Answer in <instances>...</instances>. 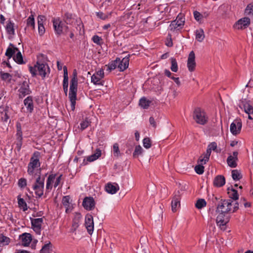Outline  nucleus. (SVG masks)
I'll return each instance as SVG.
<instances>
[{
    "mask_svg": "<svg viewBox=\"0 0 253 253\" xmlns=\"http://www.w3.org/2000/svg\"><path fill=\"white\" fill-rule=\"evenodd\" d=\"M239 209V204L231 199L221 200L216 209V212L230 213L235 212Z\"/></svg>",
    "mask_w": 253,
    "mask_h": 253,
    "instance_id": "obj_1",
    "label": "nucleus"
},
{
    "mask_svg": "<svg viewBox=\"0 0 253 253\" xmlns=\"http://www.w3.org/2000/svg\"><path fill=\"white\" fill-rule=\"evenodd\" d=\"M29 71L32 77H35L37 74L41 76L42 79L47 76L50 72L47 64L38 61L34 66L29 67Z\"/></svg>",
    "mask_w": 253,
    "mask_h": 253,
    "instance_id": "obj_2",
    "label": "nucleus"
},
{
    "mask_svg": "<svg viewBox=\"0 0 253 253\" xmlns=\"http://www.w3.org/2000/svg\"><path fill=\"white\" fill-rule=\"evenodd\" d=\"M40 153L38 151L35 152L30 158V162L28 165L27 172L30 175H36V171L39 170L41 173V162L40 161Z\"/></svg>",
    "mask_w": 253,
    "mask_h": 253,
    "instance_id": "obj_3",
    "label": "nucleus"
},
{
    "mask_svg": "<svg viewBox=\"0 0 253 253\" xmlns=\"http://www.w3.org/2000/svg\"><path fill=\"white\" fill-rule=\"evenodd\" d=\"M78 86L77 73L76 70L73 71V77L70 81L69 97L71 103L72 110L75 108L76 101L77 99V92Z\"/></svg>",
    "mask_w": 253,
    "mask_h": 253,
    "instance_id": "obj_4",
    "label": "nucleus"
},
{
    "mask_svg": "<svg viewBox=\"0 0 253 253\" xmlns=\"http://www.w3.org/2000/svg\"><path fill=\"white\" fill-rule=\"evenodd\" d=\"M55 174H50L48 176L45 186V194L49 193L52 188V184L54 183V187L56 188L60 183L62 179V174H60L56 178Z\"/></svg>",
    "mask_w": 253,
    "mask_h": 253,
    "instance_id": "obj_5",
    "label": "nucleus"
},
{
    "mask_svg": "<svg viewBox=\"0 0 253 253\" xmlns=\"http://www.w3.org/2000/svg\"><path fill=\"white\" fill-rule=\"evenodd\" d=\"M185 22V15L183 13H180L177 16L176 19L171 21L169 29L171 32L180 30L183 28Z\"/></svg>",
    "mask_w": 253,
    "mask_h": 253,
    "instance_id": "obj_6",
    "label": "nucleus"
},
{
    "mask_svg": "<svg viewBox=\"0 0 253 253\" xmlns=\"http://www.w3.org/2000/svg\"><path fill=\"white\" fill-rule=\"evenodd\" d=\"M193 117L197 124L201 125H204L208 122V118L206 113L200 108H197L195 109Z\"/></svg>",
    "mask_w": 253,
    "mask_h": 253,
    "instance_id": "obj_7",
    "label": "nucleus"
},
{
    "mask_svg": "<svg viewBox=\"0 0 253 253\" xmlns=\"http://www.w3.org/2000/svg\"><path fill=\"white\" fill-rule=\"evenodd\" d=\"M44 185V178H41L39 174L33 186V189L35 191V193L39 198L41 197L43 194Z\"/></svg>",
    "mask_w": 253,
    "mask_h": 253,
    "instance_id": "obj_8",
    "label": "nucleus"
},
{
    "mask_svg": "<svg viewBox=\"0 0 253 253\" xmlns=\"http://www.w3.org/2000/svg\"><path fill=\"white\" fill-rule=\"evenodd\" d=\"M53 28L56 35L58 36L66 32L68 27L65 25L63 21L59 18H55L52 19Z\"/></svg>",
    "mask_w": 253,
    "mask_h": 253,
    "instance_id": "obj_9",
    "label": "nucleus"
},
{
    "mask_svg": "<svg viewBox=\"0 0 253 253\" xmlns=\"http://www.w3.org/2000/svg\"><path fill=\"white\" fill-rule=\"evenodd\" d=\"M217 215L216 219V223L217 225L223 230L226 229L225 225L229 221L227 217H225V214L222 212H217Z\"/></svg>",
    "mask_w": 253,
    "mask_h": 253,
    "instance_id": "obj_10",
    "label": "nucleus"
},
{
    "mask_svg": "<svg viewBox=\"0 0 253 253\" xmlns=\"http://www.w3.org/2000/svg\"><path fill=\"white\" fill-rule=\"evenodd\" d=\"M242 122L240 120H235L230 125V130L234 135L239 134L242 128Z\"/></svg>",
    "mask_w": 253,
    "mask_h": 253,
    "instance_id": "obj_11",
    "label": "nucleus"
},
{
    "mask_svg": "<svg viewBox=\"0 0 253 253\" xmlns=\"http://www.w3.org/2000/svg\"><path fill=\"white\" fill-rule=\"evenodd\" d=\"M84 225L88 234L91 235L94 230V222L92 215L87 214L85 215Z\"/></svg>",
    "mask_w": 253,
    "mask_h": 253,
    "instance_id": "obj_12",
    "label": "nucleus"
},
{
    "mask_svg": "<svg viewBox=\"0 0 253 253\" xmlns=\"http://www.w3.org/2000/svg\"><path fill=\"white\" fill-rule=\"evenodd\" d=\"M43 221L42 218L31 219L32 228L38 235H40L41 233V227Z\"/></svg>",
    "mask_w": 253,
    "mask_h": 253,
    "instance_id": "obj_13",
    "label": "nucleus"
},
{
    "mask_svg": "<svg viewBox=\"0 0 253 253\" xmlns=\"http://www.w3.org/2000/svg\"><path fill=\"white\" fill-rule=\"evenodd\" d=\"M250 24V19L248 17H244L237 21L234 25V28L240 30L247 28Z\"/></svg>",
    "mask_w": 253,
    "mask_h": 253,
    "instance_id": "obj_14",
    "label": "nucleus"
},
{
    "mask_svg": "<svg viewBox=\"0 0 253 253\" xmlns=\"http://www.w3.org/2000/svg\"><path fill=\"white\" fill-rule=\"evenodd\" d=\"M83 206L88 211H91L95 207V201L91 197H86L84 198L83 202Z\"/></svg>",
    "mask_w": 253,
    "mask_h": 253,
    "instance_id": "obj_15",
    "label": "nucleus"
},
{
    "mask_svg": "<svg viewBox=\"0 0 253 253\" xmlns=\"http://www.w3.org/2000/svg\"><path fill=\"white\" fill-rule=\"evenodd\" d=\"M62 204L65 207L66 210L65 212L68 213L73 210V206L72 204V200L70 196H63L62 199Z\"/></svg>",
    "mask_w": 253,
    "mask_h": 253,
    "instance_id": "obj_16",
    "label": "nucleus"
},
{
    "mask_svg": "<svg viewBox=\"0 0 253 253\" xmlns=\"http://www.w3.org/2000/svg\"><path fill=\"white\" fill-rule=\"evenodd\" d=\"M19 96L20 98H23L26 95L30 94L29 85L26 82H24L21 85L19 90Z\"/></svg>",
    "mask_w": 253,
    "mask_h": 253,
    "instance_id": "obj_17",
    "label": "nucleus"
},
{
    "mask_svg": "<svg viewBox=\"0 0 253 253\" xmlns=\"http://www.w3.org/2000/svg\"><path fill=\"white\" fill-rule=\"evenodd\" d=\"M238 155V152L234 151L232 155H230L228 157L227 163L230 167L234 168L237 166Z\"/></svg>",
    "mask_w": 253,
    "mask_h": 253,
    "instance_id": "obj_18",
    "label": "nucleus"
},
{
    "mask_svg": "<svg viewBox=\"0 0 253 253\" xmlns=\"http://www.w3.org/2000/svg\"><path fill=\"white\" fill-rule=\"evenodd\" d=\"M195 55L194 51H192L190 52L188 56L187 60V67L190 72H193L195 70Z\"/></svg>",
    "mask_w": 253,
    "mask_h": 253,
    "instance_id": "obj_19",
    "label": "nucleus"
},
{
    "mask_svg": "<svg viewBox=\"0 0 253 253\" xmlns=\"http://www.w3.org/2000/svg\"><path fill=\"white\" fill-rule=\"evenodd\" d=\"M19 239L23 247H28L32 241L31 235L28 233H23L20 236Z\"/></svg>",
    "mask_w": 253,
    "mask_h": 253,
    "instance_id": "obj_20",
    "label": "nucleus"
},
{
    "mask_svg": "<svg viewBox=\"0 0 253 253\" xmlns=\"http://www.w3.org/2000/svg\"><path fill=\"white\" fill-rule=\"evenodd\" d=\"M129 57L130 55L128 54L123 58L122 60L119 58V60L118 61V65L119 70L120 71H124L126 68H127L129 65Z\"/></svg>",
    "mask_w": 253,
    "mask_h": 253,
    "instance_id": "obj_21",
    "label": "nucleus"
},
{
    "mask_svg": "<svg viewBox=\"0 0 253 253\" xmlns=\"http://www.w3.org/2000/svg\"><path fill=\"white\" fill-rule=\"evenodd\" d=\"M24 104L26 108L27 112L31 114L34 111V102L33 97L31 96L27 97L24 100Z\"/></svg>",
    "mask_w": 253,
    "mask_h": 253,
    "instance_id": "obj_22",
    "label": "nucleus"
},
{
    "mask_svg": "<svg viewBox=\"0 0 253 253\" xmlns=\"http://www.w3.org/2000/svg\"><path fill=\"white\" fill-rule=\"evenodd\" d=\"M106 191L107 193L114 194L117 192L119 190V186L117 183H108L105 187Z\"/></svg>",
    "mask_w": 253,
    "mask_h": 253,
    "instance_id": "obj_23",
    "label": "nucleus"
},
{
    "mask_svg": "<svg viewBox=\"0 0 253 253\" xmlns=\"http://www.w3.org/2000/svg\"><path fill=\"white\" fill-rule=\"evenodd\" d=\"M180 196L175 195L171 201V210L173 212L176 211L177 209L180 207Z\"/></svg>",
    "mask_w": 253,
    "mask_h": 253,
    "instance_id": "obj_24",
    "label": "nucleus"
},
{
    "mask_svg": "<svg viewBox=\"0 0 253 253\" xmlns=\"http://www.w3.org/2000/svg\"><path fill=\"white\" fill-rule=\"evenodd\" d=\"M225 183V179L221 175L216 176L214 179L213 184L215 186L220 187L223 186Z\"/></svg>",
    "mask_w": 253,
    "mask_h": 253,
    "instance_id": "obj_25",
    "label": "nucleus"
},
{
    "mask_svg": "<svg viewBox=\"0 0 253 253\" xmlns=\"http://www.w3.org/2000/svg\"><path fill=\"white\" fill-rule=\"evenodd\" d=\"M82 217V216L81 213L78 212L75 213L72 223V229H74V231H75L76 229L79 226L80 222Z\"/></svg>",
    "mask_w": 253,
    "mask_h": 253,
    "instance_id": "obj_26",
    "label": "nucleus"
},
{
    "mask_svg": "<svg viewBox=\"0 0 253 253\" xmlns=\"http://www.w3.org/2000/svg\"><path fill=\"white\" fill-rule=\"evenodd\" d=\"M15 24L10 20H8L5 26V29L7 33L11 36L15 35V29H14Z\"/></svg>",
    "mask_w": 253,
    "mask_h": 253,
    "instance_id": "obj_27",
    "label": "nucleus"
},
{
    "mask_svg": "<svg viewBox=\"0 0 253 253\" xmlns=\"http://www.w3.org/2000/svg\"><path fill=\"white\" fill-rule=\"evenodd\" d=\"M10 46H12V47L9 46L5 52V55L9 58L10 59L11 58L13 55L17 51H18V48L17 47H14L13 46L12 44H10Z\"/></svg>",
    "mask_w": 253,
    "mask_h": 253,
    "instance_id": "obj_28",
    "label": "nucleus"
},
{
    "mask_svg": "<svg viewBox=\"0 0 253 253\" xmlns=\"http://www.w3.org/2000/svg\"><path fill=\"white\" fill-rule=\"evenodd\" d=\"M228 194L229 198L233 201H236L239 198V195L237 190L233 188L228 189Z\"/></svg>",
    "mask_w": 253,
    "mask_h": 253,
    "instance_id": "obj_29",
    "label": "nucleus"
},
{
    "mask_svg": "<svg viewBox=\"0 0 253 253\" xmlns=\"http://www.w3.org/2000/svg\"><path fill=\"white\" fill-rule=\"evenodd\" d=\"M17 200H18V204L19 207L22 209V210L24 211H25L28 210V207L27 203L25 201V200L21 197L20 195H18L17 196Z\"/></svg>",
    "mask_w": 253,
    "mask_h": 253,
    "instance_id": "obj_30",
    "label": "nucleus"
},
{
    "mask_svg": "<svg viewBox=\"0 0 253 253\" xmlns=\"http://www.w3.org/2000/svg\"><path fill=\"white\" fill-rule=\"evenodd\" d=\"M101 155V151L99 149H97L94 154L89 156L87 158V161L91 162L97 160Z\"/></svg>",
    "mask_w": 253,
    "mask_h": 253,
    "instance_id": "obj_31",
    "label": "nucleus"
},
{
    "mask_svg": "<svg viewBox=\"0 0 253 253\" xmlns=\"http://www.w3.org/2000/svg\"><path fill=\"white\" fill-rule=\"evenodd\" d=\"M196 39L199 42H202L205 38L204 30L202 29H199L196 30Z\"/></svg>",
    "mask_w": 253,
    "mask_h": 253,
    "instance_id": "obj_32",
    "label": "nucleus"
},
{
    "mask_svg": "<svg viewBox=\"0 0 253 253\" xmlns=\"http://www.w3.org/2000/svg\"><path fill=\"white\" fill-rule=\"evenodd\" d=\"M51 251L52 245L50 242L48 241V243L42 246L40 251V253H51Z\"/></svg>",
    "mask_w": 253,
    "mask_h": 253,
    "instance_id": "obj_33",
    "label": "nucleus"
},
{
    "mask_svg": "<svg viewBox=\"0 0 253 253\" xmlns=\"http://www.w3.org/2000/svg\"><path fill=\"white\" fill-rule=\"evenodd\" d=\"M10 241L9 237L3 235L2 234H0V247L8 245Z\"/></svg>",
    "mask_w": 253,
    "mask_h": 253,
    "instance_id": "obj_34",
    "label": "nucleus"
},
{
    "mask_svg": "<svg viewBox=\"0 0 253 253\" xmlns=\"http://www.w3.org/2000/svg\"><path fill=\"white\" fill-rule=\"evenodd\" d=\"M16 52V55L13 56L14 60L19 64H23L25 63L23 61V56L21 52L18 50Z\"/></svg>",
    "mask_w": 253,
    "mask_h": 253,
    "instance_id": "obj_35",
    "label": "nucleus"
},
{
    "mask_svg": "<svg viewBox=\"0 0 253 253\" xmlns=\"http://www.w3.org/2000/svg\"><path fill=\"white\" fill-rule=\"evenodd\" d=\"M151 101L147 100L145 97H142L139 100V105L143 109H147L150 105Z\"/></svg>",
    "mask_w": 253,
    "mask_h": 253,
    "instance_id": "obj_36",
    "label": "nucleus"
},
{
    "mask_svg": "<svg viewBox=\"0 0 253 253\" xmlns=\"http://www.w3.org/2000/svg\"><path fill=\"white\" fill-rule=\"evenodd\" d=\"M144 150L142 147L138 145L135 146L134 151L133 153V157L134 158H137L139 156L142 154Z\"/></svg>",
    "mask_w": 253,
    "mask_h": 253,
    "instance_id": "obj_37",
    "label": "nucleus"
},
{
    "mask_svg": "<svg viewBox=\"0 0 253 253\" xmlns=\"http://www.w3.org/2000/svg\"><path fill=\"white\" fill-rule=\"evenodd\" d=\"M26 24L27 27H30L32 29H35V23L33 15H31L26 20Z\"/></svg>",
    "mask_w": 253,
    "mask_h": 253,
    "instance_id": "obj_38",
    "label": "nucleus"
},
{
    "mask_svg": "<svg viewBox=\"0 0 253 253\" xmlns=\"http://www.w3.org/2000/svg\"><path fill=\"white\" fill-rule=\"evenodd\" d=\"M170 60L171 63L170 70L173 72H177L178 67L176 60L175 58L171 57L170 58Z\"/></svg>",
    "mask_w": 253,
    "mask_h": 253,
    "instance_id": "obj_39",
    "label": "nucleus"
},
{
    "mask_svg": "<svg viewBox=\"0 0 253 253\" xmlns=\"http://www.w3.org/2000/svg\"><path fill=\"white\" fill-rule=\"evenodd\" d=\"M63 19L67 24H71L74 21L72 14L68 12H67L64 14Z\"/></svg>",
    "mask_w": 253,
    "mask_h": 253,
    "instance_id": "obj_40",
    "label": "nucleus"
},
{
    "mask_svg": "<svg viewBox=\"0 0 253 253\" xmlns=\"http://www.w3.org/2000/svg\"><path fill=\"white\" fill-rule=\"evenodd\" d=\"M232 177L234 180H239L242 177L241 172L237 169H234L232 170Z\"/></svg>",
    "mask_w": 253,
    "mask_h": 253,
    "instance_id": "obj_41",
    "label": "nucleus"
},
{
    "mask_svg": "<svg viewBox=\"0 0 253 253\" xmlns=\"http://www.w3.org/2000/svg\"><path fill=\"white\" fill-rule=\"evenodd\" d=\"M119 60V58H117L116 60L112 61L108 65V68L110 71L113 70L116 68H118L119 69V65H118V61Z\"/></svg>",
    "mask_w": 253,
    "mask_h": 253,
    "instance_id": "obj_42",
    "label": "nucleus"
},
{
    "mask_svg": "<svg viewBox=\"0 0 253 253\" xmlns=\"http://www.w3.org/2000/svg\"><path fill=\"white\" fill-rule=\"evenodd\" d=\"M101 78L96 76L94 74L91 76V82L96 85H103L101 82Z\"/></svg>",
    "mask_w": 253,
    "mask_h": 253,
    "instance_id": "obj_43",
    "label": "nucleus"
},
{
    "mask_svg": "<svg viewBox=\"0 0 253 253\" xmlns=\"http://www.w3.org/2000/svg\"><path fill=\"white\" fill-rule=\"evenodd\" d=\"M0 75L1 79L2 80L10 82L12 79V76L10 74L1 71L0 72Z\"/></svg>",
    "mask_w": 253,
    "mask_h": 253,
    "instance_id": "obj_44",
    "label": "nucleus"
},
{
    "mask_svg": "<svg viewBox=\"0 0 253 253\" xmlns=\"http://www.w3.org/2000/svg\"><path fill=\"white\" fill-rule=\"evenodd\" d=\"M243 108L245 112L248 115L253 114V107L249 103H245L243 105Z\"/></svg>",
    "mask_w": 253,
    "mask_h": 253,
    "instance_id": "obj_45",
    "label": "nucleus"
},
{
    "mask_svg": "<svg viewBox=\"0 0 253 253\" xmlns=\"http://www.w3.org/2000/svg\"><path fill=\"white\" fill-rule=\"evenodd\" d=\"M91 124V122L88 119L85 118L80 123L81 129L83 130L86 128Z\"/></svg>",
    "mask_w": 253,
    "mask_h": 253,
    "instance_id": "obj_46",
    "label": "nucleus"
},
{
    "mask_svg": "<svg viewBox=\"0 0 253 253\" xmlns=\"http://www.w3.org/2000/svg\"><path fill=\"white\" fill-rule=\"evenodd\" d=\"M207 203L205 199H200L197 200L195 204V207L198 209H201L202 208L206 206Z\"/></svg>",
    "mask_w": 253,
    "mask_h": 253,
    "instance_id": "obj_47",
    "label": "nucleus"
},
{
    "mask_svg": "<svg viewBox=\"0 0 253 253\" xmlns=\"http://www.w3.org/2000/svg\"><path fill=\"white\" fill-rule=\"evenodd\" d=\"M143 145L146 149L150 148L152 146V142L150 139L149 137H145L143 139L142 141Z\"/></svg>",
    "mask_w": 253,
    "mask_h": 253,
    "instance_id": "obj_48",
    "label": "nucleus"
},
{
    "mask_svg": "<svg viewBox=\"0 0 253 253\" xmlns=\"http://www.w3.org/2000/svg\"><path fill=\"white\" fill-rule=\"evenodd\" d=\"M113 155L115 157H118L120 156V151L118 143H116L113 145Z\"/></svg>",
    "mask_w": 253,
    "mask_h": 253,
    "instance_id": "obj_49",
    "label": "nucleus"
},
{
    "mask_svg": "<svg viewBox=\"0 0 253 253\" xmlns=\"http://www.w3.org/2000/svg\"><path fill=\"white\" fill-rule=\"evenodd\" d=\"M0 113L2 115H4V117L1 116V119L6 122L8 119V117L5 112V108L2 105H0Z\"/></svg>",
    "mask_w": 253,
    "mask_h": 253,
    "instance_id": "obj_50",
    "label": "nucleus"
},
{
    "mask_svg": "<svg viewBox=\"0 0 253 253\" xmlns=\"http://www.w3.org/2000/svg\"><path fill=\"white\" fill-rule=\"evenodd\" d=\"M92 40L94 43L99 45H101L103 43L102 39L97 35L93 36L92 38Z\"/></svg>",
    "mask_w": 253,
    "mask_h": 253,
    "instance_id": "obj_51",
    "label": "nucleus"
},
{
    "mask_svg": "<svg viewBox=\"0 0 253 253\" xmlns=\"http://www.w3.org/2000/svg\"><path fill=\"white\" fill-rule=\"evenodd\" d=\"M96 15L98 18L102 20H105L110 17L111 14L110 13L109 14H106L101 11H99L96 12Z\"/></svg>",
    "mask_w": 253,
    "mask_h": 253,
    "instance_id": "obj_52",
    "label": "nucleus"
},
{
    "mask_svg": "<svg viewBox=\"0 0 253 253\" xmlns=\"http://www.w3.org/2000/svg\"><path fill=\"white\" fill-rule=\"evenodd\" d=\"M195 171L198 174H202L204 172V167L203 165H199L195 167Z\"/></svg>",
    "mask_w": 253,
    "mask_h": 253,
    "instance_id": "obj_53",
    "label": "nucleus"
},
{
    "mask_svg": "<svg viewBox=\"0 0 253 253\" xmlns=\"http://www.w3.org/2000/svg\"><path fill=\"white\" fill-rule=\"evenodd\" d=\"M245 13L249 15H253V5L249 4L247 5L245 11Z\"/></svg>",
    "mask_w": 253,
    "mask_h": 253,
    "instance_id": "obj_54",
    "label": "nucleus"
},
{
    "mask_svg": "<svg viewBox=\"0 0 253 253\" xmlns=\"http://www.w3.org/2000/svg\"><path fill=\"white\" fill-rule=\"evenodd\" d=\"M210 157L204 154L203 156H201L198 160V163L201 165L205 164L209 160Z\"/></svg>",
    "mask_w": 253,
    "mask_h": 253,
    "instance_id": "obj_55",
    "label": "nucleus"
},
{
    "mask_svg": "<svg viewBox=\"0 0 253 253\" xmlns=\"http://www.w3.org/2000/svg\"><path fill=\"white\" fill-rule=\"evenodd\" d=\"M16 127H17V133H16L17 139H20L21 138H22V131L21 126L20 124H17Z\"/></svg>",
    "mask_w": 253,
    "mask_h": 253,
    "instance_id": "obj_56",
    "label": "nucleus"
},
{
    "mask_svg": "<svg viewBox=\"0 0 253 253\" xmlns=\"http://www.w3.org/2000/svg\"><path fill=\"white\" fill-rule=\"evenodd\" d=\"M18 184L19 187L24 188L27 185V180L25 178H21L19 179Z\"/></svg>",
    "mask_w": 253,
    "mask_h": 253,
    "instance_id": "obj_57",
    "label": "nucleus"
},
{
    "mask_svg": "<svg viewBox=\"0 0 253 253\" xmlns=\"http://www.w3.org/2000/svg\"><path fill=\"white\" fill-rule=\"evenodd\" d=\"M194 18L196 20L199 22L202 19V14L198 11H195L193 13Z\"/></svg>",
    "mask_w": 253,
    "mask_h": 253,
    "instance_id": "obj_58",
    "label": "nucleus"
},
{
    "mask_svg": "<svg viewBox=\"0 0 253 253\" xmlns=\"http://www.w3.org/2000/svg\"><path fill=\"white\" fill-rule=\"evenodd\" d=\"M208 147L209 148H210L211 150L214 151H215L217 153L218 152L216 150L217 144H216V143L215 142H211V143H210L208 145Z\"/></svg>",
    "mask_w": 253,
    "mask_h": 253,
    "instance_id": "obj_59",
    "label": "nucleus"
},
{
    "mask_svg": "<svg viewBox=\"0 0 253 253\" xmlns=\"http://www.w3.org/2000/svg\"><path fill=\"white\" fill-rule=\"evenodd\" d=\"M45 20V18L43 15H39L38 17V25H43V22Z\"/></svg>",
    "mask_w": 253,
    "mask_h": 253,
    "instance_id": "obj_60",
    "label": "nucleus"
},
{
    "mask_svg": "<svg viewBox=\"0 0 253 253\" xmlns=\"http://www.w3.org/2000/svg\"><path fill=\"white\" fill-rule=\"evenodd\" d=\"M94 74L98 77L99 78H101V79H103L104 77V71L102 69H100L98 70V71L96 72Z\"/></svg>",
    "mask_w": 253,
    "mask_h": 253,
    "instance_id": "obj_61",
    "label": "nucleus"
},
{
    "mask_svg": "<svg viewBox=\"0 0 253 253\" xmlns=\"http://www.w3.org/2000/svg\"><path fill=\"white\" fill-rule=\"evenodd\" d=\"M38 31L39 33L41 36L44 34L45 32V28L43 25H38Z\"/></svg>",
    "mask_w": 253,
    "mask_h": 253,
    "instance_id": "obj_62",
    "label": "nucleus"
},
{
    "mask_svg": "<svg viewBox=\"0 0 253 253\" xmlns=\"http://www.w3.org/2000/svg\"><path fill=\"white\" fill-rule=\"evenodd\" d=\"M63 90L66 95H67L68 90V81H63Z\"/></svg>",
    "mask_w": 253,
    "mask_h": 253,
    "instance_id": "obj_63",
    "label": "nucleus"
},
{
    "mask_svg": "<svg viewBox=\"0 0 253 253\" xmlns=\"http://www.w3.org/2000/svg\"><path fill=\"white\" fill-rule=\"evenodd\" d=\"M16 149L18 151H20L21 148V146H22V138H21L20 139H17V142L16 143Z\"/></svg>",
    "mask_w": 253,
    "mask_h": 253,
    "instance_id": "obj_64",
    "label": "nucleus"
}]
</instances>
